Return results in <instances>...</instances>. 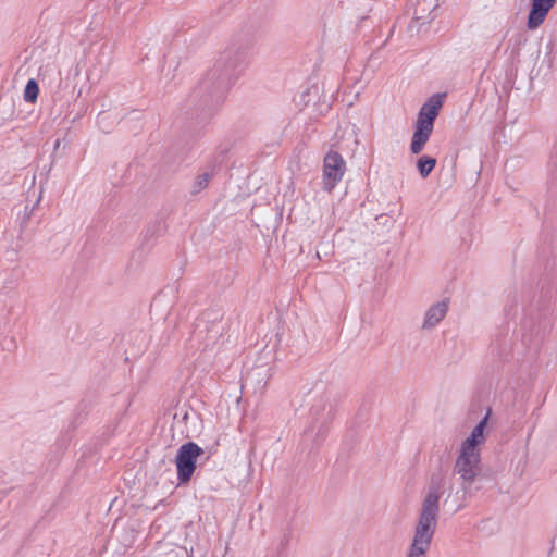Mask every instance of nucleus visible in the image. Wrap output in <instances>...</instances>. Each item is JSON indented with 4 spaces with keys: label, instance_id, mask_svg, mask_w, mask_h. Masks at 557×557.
<instances>
[{
    "label": "nucleus",
    "instance_id": "6",
    "mask_svg": "<svg viewBox=\"0 0 557 557\" xmlns=\"http://www.w3.org/2000/svg\"><path fill=\"white\" fill-rule=\"evenodd\" d=\"M443 475L433 473L431 475L428 492L422 500L418 523L436 528L440 515V499L442 496Z\"/></svg>",
    "mask_w": 557,
    "mask_h": 557
},
{
    "label": "nucleus",
    "instance_id": "12",
    "mask_svg": "<svg viewBox=\"0 0 557 557\" xmlns=\"http://www.w3.org/2000/svg\"><path fill=\"white\" fill-rule=\"evenodd\" d=\"M448 301L446 299L432 305L424 318L422 329L430 330L437 325L447 314Z\"/></svg>",
    "mask_w": 557,
    "mask_h": 557
},
{
    "label": "nucleus",
    "instance_id": "17",
    "mask_svg": "<svg viewBox=\"0 0 557 557\" xmlns=\"http://www.w3.org/2000/svg\"><path fill=\"white\" fill-rule=\"evenodd\" d=\"M290 539H292V531L284 530L280 537L277 547H276L277 557H284L286 555V550L289 545Z\"/></svg>",
    "mask_w": 557,
    "mask_h": 557
},
{
    "label": "nucleus",
    "instance_id": "3",
    "mask_svg": "<svg viewBox=\"0 0 557 557\" xmlns=\"http://www.w3.org/2000/svg\"><path fill=\"white\" fill-rule=\"evenodd\" d=\"M444 97L445 94H435L420 108L410 143V151L412 154H419L429 141L434 128V122L443 106Z\"/></svg>",
    "mask_w": 557,
    "mask_h": 557
},
{
    "label": "nucleus",
    "instance_id": "9",
    "mask_svg": "<svg viewBox=\"0 0 557 557\" xmlns=\"http://www.w3.org/2000/svg\"><path fill=\"white\" fill-rule=\"evenodd\" d=\"M436 528L417 523L407 557H425Z\"/></svg>",
    "mask_w": 557,
    "mask_h": 557
},
{
    "label": "nucleus",
    "instance_id": "1",
    "mask_svg": "<svg viewBox=\"0 0 557 557\" xmlns=\"http://www.w3.org/2000/svg\"><path fill=\"white\" fill-rule=\"evenodd\" d=\"M251 59L248 45L228 47L213 67L190 90L180 107L178 119L187 133H199L219 112L233 82Z\"/></svg>",
    "mask_w": 557,
    "mask_h": 557
},
{
    "label": "nucleus",
    "instance_id": "7",
    "mask_svg": "<svg viewBox=\"0 0 557 557\" xmlns=\"http://www.w3.org/2000/svg\"><path fill=\"white\" fill-rule=\"evenodd\" d=\"M203 454L205 450L191 441L180 446L174 459L178 485H185L190 482L197 468V460Z\"/></svg>",
    "mask_w": 557,
    "mask_h": 557
},
{
    "label": "nucleus",
    "instance_id": "11",
    "mask_svg": "<svg viewBox=\"0 0 557 557\" xmlns=\"http://www.w3.org/2000/svg\"><path fill=\"white\" fill-rule=\"evenodd\" d=\"M491 413V409L487 410V413L480 420V422L473 428L470 435L462 442L461 447L472 450L480 451L478 446L485 441V428L487 425L488 416Z\"/></svg>",
    "mask_w": 557,
    "mask_h": 557
},
{
    "label": "nucleus",
    "instance_id": "8",
    "mask_svg": "<svg viewBox=\"0 0 557 557\" xmlns=\"http://www.w3.org/2000/svg\"><path fill=\"white\" fill-rule=\"evenodd\" d=\"M346 163L337 151H329L323 160V189L331 193L342 181Z\"/></svg>",
    "mask_w": 557,
    "mask_h": 557
},
{
    "label": "nucleus",
    "instance_id": "18",
    "mask_svg": "<svg viewBox=\"0 0 557 557\" xmlns=\"http://www.w3.org/2000/svg\"><path fill=\"white\" fill-rule=\"evenodd\" d=\"M90 405H91V403H90V401H87V400L83 399V400L79 403L78 408H79L81 410H87V409L89 408V406H90Z\"/></svg>",
    "mask_w": 557,
    "mask_h": 557
},
{
    "label": "nucleus",
    "instance_id": "2",
    "mask_svg": "<svg viewBox=\"0 0 557 557\" xmlns=\"http://www.w3.org/2000/svg\"><path fill=\"white\" fill-rule=\"evenodd\" d=\"M226 329L224 312L219 308H210L196 319L191 338L199 343L202 350H212L223 343Z\"/></svg>",
    "mask_w": 557,
    "mask_h": 557
},
{
    "label": "nucleus",
    "instance_id": "10",
    "mask_svg": "<svg viewBox=\"0 0 557 557\" xmlns=\"http://www.w3.org/2000/svg\"><path fill=\"white\" fill-rule=\"evenodd\" d=\"M556 1L557 0H531V8L527 21L528 28L533 30L540 27Z\"/></svg>",
    "mask_w": 557,
    "mask_h": 557
},
{
    "label": "nucleus",
    "instance_id": "19",
    "mask_svg": "<svg viewBox=\"0 0 557 557\" xmlns=\"http://www.w3.org/2000/svg\"><path fill=\"white\" fill-rule=\"evenodd\" d=\"M182 419H183V421H185V422L187 421V419H188V411H185V412H184V414H183V418H182Z\"/></svg>",
    "mask_w": 557,
    "mask_h": 557
},
{
    "label": "nucleus",
    "instance_id": "14",
    "mask_svg": "<svg viewBox=\"0 0 557 557\" xmlns=\"http://www.w3.org/2000/svg\"><path fill=\"white\" fill-rule=\"evenodd\" d=\"M436 159L431 156H421L417 160V169L422 178H426L436 166Z\"/></svg>",
    "mask_w": 557,
    "mask_h": 557
},
{
    "label": "nucleus",
    "instance_id": "5",
    "mask_svg": "<svg viewBox=\"0 0 557 557\" xmlns=\"http://www.w3.org/2000/svg\"><path fill=\"white\" fill-rule=\"evenodd\" d=\"M480 462V451L460 448V454L454 466V473L460 476L461 487L466 494H472L482 487L481 485L473 487L474 483L482 480Z\"/></svg>",
    "mask_w": 557,
    "mask_h": 557
},
{
    "label": "nucleus",
    "instance_id": "16",
    "mask_svg": "<svg viewBox=\"0 0 557 557\" xmlns=\"http://www.w3.org/2000/svg\"><path fill=\"white\" fill-rule=\"evenodd\" d=\"M39 95V85L36 79L30 78L27 81L24 88L23 98L28 103H35Z\"/></svg>",
    "mask_w": 557,
    "mask_h": 557
},
{
    "label": "nucleus",
    "instance_id": "4",
    "mask_svg": "<svg viewBox=\"0 0 557 557\" xmlns=\"http://www.w3.org/2000/svg\"><path fill=\"white\" fill-rule=\"evenodd\" d=\"M337 407L336 396L331 392H324L320 398L312 405L310 409L311 424L305 430V434L309 435L315 431L313 446L320 447L329 434V425L335 417Z\"/></svg>",
    "mask_w": 557,
    "mask_h": 557
},
{
    "label": "nucleus",
    "instance_id": "13",
    "mask_svg": "<svg viewBox=\"0 0 557 557\" xmlns=\"http://www.w3.org/2000/svg\"><path fill=\"white\" fill-rule=\"evenodd\" d=\"M438 7V0H417L414 7V20L421 24L430 23L435 18L433 14Z\"/></svg>",
    "mask_w": 557,
    "mask_h": 557
},
{
    "label": "nucleus",
    "instance_id": "15",
    "mask_svg": "<svg viewBox=\"0 0 557 557\" xmlns=\"http://www.w3.org/2000/svg\"><path fill=\"white\" fill-rule=\"evenodd\" d=\"M213 176V171L211 172H203L201 174H198L191 186H190V189H189V193L191 196H196L198 195L200 191H202L203 189H206L209 185V182L210 180L212 178Z\"/></svg>",
    "mask_w": 557,
    "mask_h": 557
}]
</instances>
